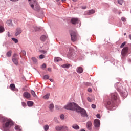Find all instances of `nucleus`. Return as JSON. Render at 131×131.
I'll use <instances>...</instances> for the list:
<instances>
[{
  "mask_svg": "<svg viewBox=\"0 0 131 131\" xmlns=\"http://www.w3.org/2000/svg\"><path fill=\"white\" fill-rule=\"evenodd\" d=\"M111 99L107 102V105H108V107H115V105L117 104V103H119L120 99L119 96L117 93L115 92L114 93H111L110 94Z\"/></svg>",
  "mask_w": 131,
  "mask_h": 131,
  "instance_id": "1",
  "label": "nucleus"
},
{
  "mask_svg": "<svg viewBox=\"0 0 131 131\" xmlns=\"http://www.w3.org/2000/svg\"><path fill=\"white\" fill-rule=\"evenodd\" d=\"M2 121L4 122L3 127L4 131H9V130H6V128H11V126L14 125V122H13L11 119L3 118Z\"/></svg>",
  "mask_w": 131,
  "mask_h": 131,
  "instance_id": "2",
  "label": "nucleus"
},
{
  "mask_svg": "<svg viewBox=\"0 0 131 131\" xmlns=\"http://www.w3.org/2000/svg\"><path fill=\"white\" fill-rule=\"evenodd\" d=\"M78 105L75 102H70L66 105L63 108L67 110H71L72 111H76Z\"/></svg>",
  "mask_w": 131,
  "mask_h": 131,
  "instance_id": "3",
  "label": "nucleus"
},
{
  "mask_svg": "<svg viewBox=\"0 0 131 131\" xmlns=\"http://www.w3.org/2000/svg\"><path fill=\"white\" fill-rule=\"evenodd\" d=\"M28 1L29 2V4L33 10H34V11H39L40 8L39 5L36 0H28Z\"/></svg>",
  "mask_w": 131,
  "mask_h": 131,
  "instance_id": "4",
  "label": "nucleus"
},
{
  "mask_svg": "<svg viewBox=\"0 0 131 131\" xmlns=\"http://www.w3.org/2000/svg\"><path fill=\"white\" fill-rule=\"evenodd\" d=\"M76 111V112H79L82 117H88V113H86V111L83 108H81L79 105H78Z\"/></svg>",
  "mask_w": 131,
  "mask_h": 131,
  "instance_id": "5",
  "label": "nucleus"
},
{
  "mask_svg": "<svg viewBox=\"0 0 131 131\" xmlns=\"http://www.w3.org/2000/svg\"><path fill=\"white\" fill-rule=\"evenodd\" d=\"M68 57L69 59H74L77 57V54L75 53L74 51H70L68 54Z\"/></svg>",
  "mask_w": 131,
  "mask_h": 131,
  "instance_id": "6",
  "label": "nucleus"
},
{
  "mask_svg": "<svg viewBox=\"0 0 131 131\" xmlns=\"http://www.w3.org/2000/svg\"><path fill=\"white\" fill-rule=\"evenodd\" d=\"M70 35H71V38L72 41H76V40L77 39V36L76 35V32L71 31L70 32Z\"/></svg>",
  "mask_w": 131,
  "mask_h": 131,
  "instance_id": "7",
  "label": "nucleus"
},
{
  "mask_svg": "<svg viewBox=\"0 0 131 131\" xmlns=\"http://www.w3.org/2000/svg\"><path fill=\"white\" fill-rule=\"evenodd\" d=\"M127 53H128V47H125L122 49L121 52L122 57H125L127 55Z\"/></svg>",
  "mask_w": 131,
  "mask_h": 131,
  "instance_id": "8",
  "label": "nucleus"
},
{
  "mask_svg": "<svg viewBox=\"0 0 131 131\" xmlns=\"http://www.w3.org/2000/svg\"><path fill=\"white\" fill-rule=\"evenodd\" d=\"M101 125V122H100V120L96 119L94 121V125L95 127L97 128L100 127V125Z\"/></svg>",
  "mask_w": 131,
  "mask_h": 131,
  "instance_id": "9",
  "label": "nucleus"
},
{
  "mask_svg": "<svg viewBox=\"0 0 131 131\" xmlns=\"http://www.w3.org/2000/svg\"><path fill=\"white\" fill-rule=\"evenodd\" d=\"M71 22L73 25H76V24L79 23V20L77 18H72L71 19Z\"/></svg>",
  "mask_w": 131,
  "mask_h": 131,
  "instance_id": "10",
  "label": "nucleus"
},
{
  "mask_svg": "<svg viewBox=\"0 0 131 131\" xmlns=\"http://www.w3.org/2000/svg\"><path fill=\"white\" fill-rule=\"evenodd\" d=\"M92 124L91 121H89L86 122V126L88 130H90V131L92 130Z\"/></svg>",
  "mask_w": 131,
  "mask_h": 131,
  "instance_id": "11",
  "label": "nucleus"
},
{
  "mask_svg": "<svg viewBox=\"0 0 131 131\" xmlns=\"http://www.w3.org/2000/svg\"><path fill=\"white\" fill-rule=\"evenodd\" d=\"M22 33V29L20 28H16L15 30V36H18L19 34Z\"/></svg>",
  "mask_w": 131,
  "mask_h": 131,
  "instance_id": "12",
  "label": "nucleus"
},
{
  "mask_svg": "<svg viewBox=\"0 0 131 131\" xmlns=\"http://www.w3.org/2000/svg\"><path fill=\"white\" fill-rule=\"evenodd\" d=\"M23 96L26 99H29V98L31 97V95L30 94V93L27 92H24L23 94Z\"/></svg>",
  "mask_w": 131,
  "mask_h": 131,
  "instance_id": "13",
  "label": "nucleus"
},
{
  "mask_svg": "<svg viewBox=\"0 0 131 131\" xmlns=\"http://www.w3.org/2000/svg\"><path fill=\"white\" fill-rule=\"evenodd\" d=\"M18 58H12V62L16 66H18Z\"/></svg>",
  "mask_w": 131,
  "mask_h": 131,
  "instance_id": "14",
  "label": "nucleus"
},
{
  "mask_svg": "<svg viewBox=\"0 0 131 131\" xmlns=\"http://www.w3.org/2000/svg\"><path fill=\"white\" fill-rule=\"evenodd\" d=\"M120 94L123 98H126L127 97V92H126V91L121 92Z\"/></svg>",
  "mask_w": 131,
  "mask_h": 131,
  "instance_id": "15",
  "label": "nucleus"
},
{
  "mask_svg": "<svg viewBox=\"0 0 131 131\" xmlns=\"http://www.w3.org/2000/svg\"><path fill=\"white\" fill-rule=\"evenodd\" d=\"M76 71L77 73L80 74L83 72V69L81 67H78L77 68Z\"/></svg>",
  "mask_w": 131,
  "mask_h": 131,
  "instance_id": "16",
  "label": "nucleus"
},
{
  "mask_svg": "<svg viewBox=\"0 0 131 131\" xmlns=\"http://www.w3.org/2000/svg\"><path fill=\"white\" fill-rule=\"evenodd\" d=\"M72 128L76 130H78V129H79V126L76 124H75L72 125Z\"/></svg>",
  "mask_w": 131,
  "mask_h": 131,
  "instance_id": "17",
  "label": "nucleus"
},
{
  "mask_svg": "<svg viewBox=\"0 0 131 131\" xmlns=\"http://www.w3.org/2000/svg\"><path fill=\"white\" fill-rule=\"evenodd\" d=\"M15 129L16 131H21L22 128L19 125H16L15 126Z\"/></svg>",
  "mask_w": 131,
  "mask_h": 131,
  "instance_id": "18",
  "label": "nucleus"
},
{
  "mask_svg": "<svg viewBox=\"0 0 131 131\" xmlns=\"http://www.w3.org/2000/svg\"><path fill=\"white\" fill-rule=\"evenodd\" d=\"M61 67L62 68H67L68 69L69 67H70V64L68 63L64 64L63 65H61Z\"/></svg>",
  "mask_w": 131,
  "mask_h": 131,
  "instance_id": "19",
  "label": "nucleus"
},
{
  "mask_svg": "<svg viewBox=\"0 0 131 131\" xmlns=\"http://www.w3.org/2000/svg\"><path fill=\"white\" fill-rule=\"evenodd\" d=\"M27 105L28 106V107H32V106H33V102L27 101Z\"/></svg>",
  "mask_w": 131,
  "mask_h": 131,
  "instance_id": "20",
  "label": "nucleus"
},
{
  "mask_svg": "<svg viewBox=\"0 0 131 131\" xmlns=\"http://www.w3.org/2000/svg\"><path fill=\"white\" fill-rule=\"evenodd\" d=\"M47 39V36L43 35L40 37V40L42 41H45Z\"/></svg>",
  "mask_w": 131,
  "mask_h": 131,
  "instance_id": "21",
  "label": "nucleus"
},
{
  "mask_svg": "<svg viewBox=\"0 0 131 131\" xmlns=\"http://www.w3.org/2000/svg\"><path fill=\"white\" fill-rule=\"evenodd\" d=\"M6 23L8 26H13V24H12V20H7Z\"/></svg>",
  "mask_w": 131,
  "mask_h": 131,
  "instance_id": "22",
  "label": "nucleus"
},
{
  "mask_svg": "<svg viewBox=\"0 0 131 131\" xmlns=\"http://www.w3.org/2000/svg\"><path fill=\"white\" fill-rule=\"evenodd\" d=\"M62 127V130L63 131H69V129H68V127L66 126H61Z\"/></svg>",
  "mask_w": 131,
  "mask_h": 131,
  "instance_id": "23",
  "label": "nucleus"
},
{
  "mask_svg": "<svg viewBox=\"0 0 131 131\" xmlns=\"http://www.w3.org/2000/svg\"><path fill=\"white\" fill-rule=\"evenodd\" d=\"M92 14H95V10L94 9L89 10L88 15H92Z\"/></svg>",
  "mask_w": 131,
  "mask_h": 131,
  "instance_id": "24",
  "label": "nucleus"
},
{
  "mask_svg": "<svg viewBox=\"0 0 131 131\" xmlns=\"http://www.w3.org/2000/svg\"><path fill=\"white\" fill-rule=\"evenodd\" d=\"M60 61H62V58L60 57H55L54 62H60Z\"/></svg>",
  "mask_w": 131,
  "mask_h": 131,
  "instance_id": "25",
  "label": "nucleus"
},
{
  "mask_svg": "<svg viewBox=\"0 0 131 131\" xmlns=\"http://www.w3.org/2000/svg\"><path fill=\"white\" fill-rule=\"evenodd\" d=\"M49 108L50 111L53 112V110L54 109V104L51 103L49 105Z\"/></svg>",
  "mask_w": 131,
  "mask_h": 131,
  "instance_id": "26",
  "label": "nucleus"
},
{
  "mask_svg": "<svg viewBox=\"0 0 131 131\" xmlns=\"http://www.w3.org/2000/svg\"><path fill=\"white\" fill-rule=\"evenodd\" d=\"M31 59L32 60L34 64H36V63H37V59H36V58H35V57H32Z\"/></svg>",
  "mask_w": 131,
  "mask_h": 131,
  "instance_id": "27",
  "label": "nucleus"
},
{
  "mask_svg": "<svg viewBox=\"0 0 131 131\" xmlns=\"http://www.w3.org/2000/svg\"><path fill=\"white\" fill-rule=\"evenodd\" d=\"M43 98L45 99V100H49V99L50 98V94H47L46 95H45Z\"/></svg>",
  "mask_w": 131,
  "mask_h": 131,
  "instance_id": "28",
  "label": "nucleus"
},
{
  "mask_svg": "<svg viewBox=\"0 0 131 131\" xmlns=\"http://www.w3.org/2000/svg\"><path fill=\"white\" fill-rule=\"evenodd\" d=\"M55 129L57 131H61L62 130V126H57L55 127Z\"/></svg>",
  "mask_w": 131,
  "mask_h": 131,
  "instance_id": "29",
  "label": "nucleus"
},
{
  "mask_svg": "<svg viewBox=\"0 0 131 131\" xmlns=\"http://www.w3.org/2000/svg\"><path fill=\"white\" fill-rule=\"evenodd\" d=\"M7 57H10L11 56H12V51H9L6 53Z\"/></svg>",
  "mask_w": 131,
  "mask_h": 131,
  "instance_id": "30",
  "label": "nucleus"
},
{
  "mask_svg": "<svg viewBox=\"0 0 131 131\" xmlns=\"http://www.w3.org/2000/svg\"><path fill=\"white\" fill-rule=\"evenodd\" d=\"M10 87L11 88V90H12V91H14V90H15V88H16L15 86V84H11L10 85Z\"/></svg>",
  "mask_w": 131,
  "mask_h": 131,
  "instance_id": "31",
  "label": "nucleus"
},
{
  "mask_svg": "<svg viewBox=\"0 0 131 131\" xmlns=\"http://www.w3.org/2000/svg\"><path fill=\"white\" fill-rule=\"evenodd\" d=\"M33 28L34 30H33V31H38V30H39L40 29V27H33Z\"/></svg>",
  "mask_w": 131,
  "mask_h": 131,
  "instance_id": "32",
  "label": "nucleus"
},
{
  "mask_svg": "<svg viewBox=\"0 0 131 131\" xmlns=\"http://www.w3.org/2000/svg\"><path fill=\"white\" fill-rule=\"evenodd\" d=\"M12 40L15 42V43H18L19 42V40H18V39L15 38H12Z\"/></svg>",
  "mask_w": 131,
  "mask_h": 131,
  "instance_id": "33",
  "label": "nucleus"
},
{
  "mask_svg": "<svg viewBox=\"0 0 131 131\" xmlns=\"http://www.w3.org/2000/svg\"><path fill=\"white\" fill-rule=\"evenodd\" d=\"M31 94L33 97H36V94H35V92H34V91L31 90Z\"/></svg>",
  "mask_w": 131,
  "mask_h": 131,
  "instance_id": "34",
  "label": "nucleus"
},
{
  "mask_svg": "<svg viewBox=\"0 0 131 131\" xmlns=\"http://www.w3.org/2000/svg\"><path fill=\"white\" fill-rule=\"evenodd\" d=\"M4 31H5V28L3 26H0V33H2Z\"/></svg>",
  "mask_w": 131,
  "mask_h": 131,
  "instance_id": "35",
  "label": "nucleus"
},
{
  "mask_svg": "<svg viewBox=\"0 0 131 131\" xmlns=\"http://www.w3.org/2000/svg\"><path fill=\"white\" fill-rule=\"evenodd\" d=\"M43 78L45 80L49 79L50 78V77L48 75H45L43 76Z\"/></svg>",
  "mask_w": 131,
  "mask_h": 131,
  "instance_id": "36",
  "label": "nucleus"
},
{
  "mask_svg": "<svg viewBox=\"0 0 131 131\" xmlns=\"http://www.w3.org/2000/svg\"><path fill=\"white\" fill-rule=\"evenodd\" d=\"M48 129H49V125H46L44 126V130H45V131H47Z\"/></svg>",
  "mask_w": 131,
  "mask_h": 131,
  "instance_id": "37",
  "label": "nucleus"
},
{
  "mask_svg": "<svg viewBox=\"0 0 131 131\" xmlns=\"http://www.w3.org/2000/svg\"><path fill=\"white\" fill-rule=\"evenodd\" d=\"M118 4L119 5H122L123 4V0H118Z\"/></svg>",
  "mask_w": 131,
  "mask_h": 131,
  "instance_id": "38",
  "label": "nucleus"
},
{
  "mask_svg": "<svg viewBox=\"0 0 131 131\" xmlns=\"http://www.w3.org/2000/svg\"><path fill=\"white\" fill-rule=\"evenodd\" d=\"M55 108L57 109V110H61V109H62V107H61V106H59L58 105H55Z\"/></svg>",
  "mask_w": 131,
  "mask_h": 131,
  "instance_id": "39",
  "label": "nucleus"
},
{
  "mask_svg": "<svg viewBox=\"0 0 131 131\" xmlns=\"http://www.w3.org/2000/svg\"><path fill=\"white\" fill-rule=\"evenodd\" d=\"M21 53H22V54L24 56L26 55V51H25V50H21Z\"/></svg>",
  "mask_w": 131,
  "mask_h": 131,
  "instance_id": "40",
  "label": "nucleus"
},
{
  "mask_svg": "<svg viewBox=\"0 0 131 131\" xmlns=\"http://www.w3.org/2000/svg\"><path fill=\"white\" fill-rule=\"evenodd\" d=\"M126 45V42H123L121 45L120 46V48H123L124 47V45Z\"/></svg>",
  "mask_w": 131,
  "mask_h": 131,
  "instance_id": "41",
  "label": "nucleus"
},
{
  "mask_svg": "<svg viewBox=\"0 0 131 131\" xmlns=\"http://www.w3.org/2000/svg\"><path fill=\"white\" fill-rule=\"evenodd\" d=\"M45 58V55L41 54L39 55V59H43Z\"/></svg>",
  "mask_w": 131,
  "mask_h": 131,
  "instance_id": "42",
  "label": "nucleus"
},
{
  "mask_svg": "<svg viewBox=\"0 0 131 131\" xmlns=\"http://www.w3.org/2000/svg\"><path fill=\"white\" fill-rule=\"evenodd\" d=\"M46 67H47V65L46 64V63H43L41 67V68H42V69L46 68Z\"/></svg>",
  "mask_w": 131,
  "mask_h": 131,
  "instance_id": "43",
  "label": "nucleus"
},
{
  "mask_svg": "<svg viewBox=\"0 0 131 131\" xmlns=\"http://www.w3.org/2000/svg\"><path fill=\"white\" fill-rule=\"evenodd\" d=\"M21 105L23 106V107H26L27 105H26V103L24 102H21Z\"/></svg>",
  "mask_w": 131,
  "mask_h": 131,
  "instance_id": "44",
  "label": "nucleus"
},
{
  "mask_svg": "<svg viewBox=\"0 0 131 131\" xmlns=\"http://www.w3.org/2000/svg\"><path fill=\"white\" fill-rule=\"evenodd\" d=\"M97 118H99V119H100V118H101V115L99 114H98L96 115Z\"/></svg>",
  "mask_w": 131,
  "mask_h": 131,
  "instance_id": "45",
  "label": "nucleus"
},
{
  "mask_svg": "<svg viewBox=\"0 0 131 131\" xmlns=\"http://www.w3.org/2000/svg\"><path fill=\"white\" fill-rule=\"evenodd\" d=\"M91 107H92V108L93 109H96V105H95V104H92Z\"/></svg>",
  "mask_w": 131,
  "mask_h": 131,
  "instance_id": "46",
  "label": "nucleus"
},
{
  "mask_svg": "<svg viewBox=\"0 0 131 131\" xmlns=\"http://www.w3.org/2000/svg\"><path fill=\"white\" fill-rule=\"evenodd\" d=\"M60 119H62V120H63L64 119V115L62 114L60 116Z\"/></svg>",
  "mask_w": 131,
  "mask_h": 131,
  "instance_id": "47",
  "label": "nucleus"
},
{
  "mask_svg": "<svg viewBox=\"0 0 131 131\" xmlns=\"http://www.w3.org/2000/svg\"><path fill=\"white\" fill-rule=\"evenodd\" d=\"M40 52L41 53V54H46V53H47V51L45 50H40Z\"/></svg>",
  "mask_w": 131,
  "mask_h": 131,
  "instance_id": "48",
  "label": "nucleus"
},
{
  "mask_svg": "<svg viewBox=\"0 0 131 131\" xmlns=\"http://www.w3.org/2000/svg\"><path fill=\"white\" fill-rule=\"evenodd\" d=\"M88 92H89V93H92V92H93L92 88H88Z\"/></svg>",
  "mask_w": 131,
  "mask_h": 131,
  "instance_id": "49",
  "label": "nucleus"
},
{
  "mask_svg": "<svg viewBox=\"0 0 131 131\" xmlns=\"http://www.w3.org/2000/svg\"><path fill=\"white\" fill-rule=\"evenodd\" d=\"M85 84L88 86H90V85H92V84L91 83H90V82H86Z\"/></svg>",
  "mask_w": 131,
  "mask_h": 131,
  "instance_id": "50",
  "label": "nucleus"
},
{
  "mask_svg": "<svg viewBox=\"0 0 131 131\" xmlns=\"http://www.w3.org/2000/svg\"><path fill=\"white\" fill-rule=\"evenodd\" d=\"M121 20L123 22H125V21H126V19H125V18L124 17H122Z\"/></svg>",
  "mask_w": 131,
  "mask_h": 131,
  "instance_id": "51",
  "label": "nucleus"
},
{
  "mask_svg": "<svg viewBox=\"0 0 131 131\" xmlns=\"http://www.w3.org/2000/svg\"><path fill=\"white\" fill-rule=\"evenodd\" d=\"M16 57H17V54L15 53L13 54L12 58H17Z\"/></svg>",
  "mask_w": 131,
  "mask_h": 131,
  "instance_id": "52",
  "label": "nucleus"
},
{
  "mask_svg": "<svg viewBox=\"0 0 131 131\" xmlns=\"http://www.w3.org/2000/svg\"><path fill=\"white\" fill-rule=\"evenodd\" d=\"M87 100L88 102H92V99L90 97H88Z\"/></svg>",
  "mask_w": 131,
  "mask_h": 131,
  "instance_id": "53",
  "label": "nucleus"
},
{
  "mask_svg": "<svg viewBox=\"0 0 131 131\" xmlns=\"http://www.w3.org/2000/svg\"><path fill=\"white\" fill-rule=\"evenodd\" d=\"M86 8V6H82V9H83V10H85V9Z\"/></svg>",
  "mask_w": 131,
  "mask_h": 131,
  "instance_id": "54",
  "label": "nucleus"
},
{
  "mask_svg": "<svg viewBox=\"0 0 131 131\" xmlns=\"http://www.w3.org/2000/svg\"><path fill=\"white\" fill-rule=\"evenodd\" d=\"M8 37H10V36H11V35L10 34V32H8Z\"/></svg>",
  "mask_w": 131,
  "mask_h": 131,
  "instance_id": "55",
  "label": "nucleus"
},
{
  "mask_svg": "<svg viewBox=\"0 0 131 131\" xmlns=\"http://www.w3.org/2000/svg\"><path fill=\"white\" fill-rule=\"evenodd\" d=\"M48 71H52V69H51V68H48Z\"/></svg>",
  "mask_w": 131,
  "mask_h": 131,
  "instance_id": "56",
  "label": "nucleus"
},
{
  "mask_svg": "<svg viewBox=\"0 0 131 131\" xmlns=\"http://www.w3.org/2000/svg\"><path fill=\"white\" fill-rule=\"evenodd\" d=\"M50 81L51 82H53L54 81V79H50Z\"/></svg>",
  "mask_w": 131,
  "mask_h": 131,
  "instance_id": "57",
  "label": "nucleus"
},
{
  "mask_svg": "<svg viewBox=\"0 0 131 131\" xmlns=\"http://www.w3.org/2000/svg\"><path fill=\"white\" fill-rule=\"evenodd\" d=\"M11 2H18L19 0H10Z\"/></svg>",
  "mask_w": 131,
  "mask_h": 131,
  "instance_id": "58",
  "label": "nucleus"
},
{
  "mask_svg": "<svg viewBox=\"0 0 131 131\" xmlns=\"http://www.w3.org/2000/svg\"><path fill=\"white\" fill-rule=\"evenodd\" d=\"M128 62L129 63H131V59H128Z\"/></svg>",
  "mask_w": 131,
  "mask_h": 131,
  "instance_id": "59",
  "label": "nucleus"
},
{
  "mask_svg": "<svg viewBox=\"0 0 131 131\" xmlns=\"http://www.w3.org/2000/svg\"><path fill=\"white\" fill-rule=\"evenodd\" d=\"M129 39H130L131 40V34L129 35Z\"/></svg>",
  "mask_w": 131,
  "mask_h": 131,
  "instance_id": "60",
  "label": "nucleus"
},
{
  "mask_svg": "<svg viewBox=\"0 0 131 131\" xmlns=\"http://www.w3.org/2000/svg\"><path fill=\"white\" fill-rule=\"evenodd\" d=\"M80 131H85V130H84V129H81Z\"/></svg>",
  "mask_w": 131,
  "mask_h": 131,
  "instance_id": "61",
  "label": "nucleus"
},
{
  "mask_svg": "<svg viewBox=\"0 0 131 131\" xmlns=\"http://www.w3.org/2000/svg\"><path fill=\"white\" fill-rule=\"evenodd\" d=\"M66 0H61L62 2H66Z\"/></svg>",
  "mask_w": 131,
  "mask_h": 131,
  "instance_id": "62",
  "label": "nucleus"
},
{
  "mask_svg": "<svg viewBox=\"0 0 131 131\" xmlns=\"http://www.w3.org/2000/svg\"><path fill=\"white\" fill-rule=\"evenodd\" d=\"M124 35H126V33H125L124 34Z\"/></svg>",
  "mask_w": 131,
  "mask_h": 131,
  "instance_id": "63",
  "label": "nucleus"
},
{
  "mask_svg": "<svg viewBox=\"0 0 131 131\" xmlns=\"http://www.w3.org/2000/svg\"><path fill=\"white\" fill-rule=\"evenodd\" d=\"M73 2H76V0H73Z\"/></svg>",
  "mask_w": 131,
  "mask_h": 131,
  "instance_id": "64",
  "label": "nucleus"
}]
</instances>
